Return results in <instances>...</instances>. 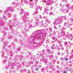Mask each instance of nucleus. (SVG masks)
Returning <instances> with one entry per match:
<instances>
[{
	"instance_id": "nucleus-1",
	"label": "nucleus",
	"mask_w": 73,
	"mask_h": 73,
	"mask_svg": "<svg viewBox=\"0 0 73 73\" xmlns=\"http://www.w3.org/2000/svg\"><path fill=\"white\" fill-rule=\"evenodd\" d=\"M48 31V29H46L34 32L29 37V40L31 44H33V42L34 44L31 46V47L30 48L35 49L37 46L41 45V43L43 42L45 40V37L44 35L47 33Z\"/></svg>"
},
{
	"instance_id": "nucleus-2",
	"label": "nucleus",
	"mask_w": 73,
	"mask_h": 73,
	"mask_svg": "<svg viewBox=\"0 0 73 73\" xmlns=\"http://www.w3.org/2000/svg\"><path fill=\"white\" fill-rule=\"evenodd\" d=\"M6 10L4 12V13L3 14V18H4L6 20H7L8 19L7 18H6L5 19V17H8L9 18L11 17V16H12V13H8L9 11H11V12H13V11H14V9H13V7H7L6 8Z\"/></svg>"
},
{
	"instance_id": "nucleus-3",
	"label": "nucleus",
	"mask_w": 73,
	"mask_h": 73,
	"mask_svg": "<svg viewBox=\"0 0 73 73\" xmlns=\"http://www.w3.org/2000/svg\"><path fill=\"white\" fill-rule=\"evenodd\" d=\"M66 20L67 22L69 24V20L66 19V17L65 16H58L57 19L55 20L53 23L54 25H57V24H60L62 22V20Z\"/></svg>"
},
{
	"instance_id": "nucleus-4",
	"label": "nucleus",
	"mask_w": 73,
	"mask_h": 73,
	"mask_svg": "<svg viewBox=\"0 0 73 73\" xmlns=\"http://www.w3.org/2000/svg\"><path fill=\"white\" fill-rule=\"evenodd\" d=\"M29 13L28 12H25L24 13L23 16L22 17L23 21L24 24H27V16H29Z\"/></svg>"
},
{
	"instance_id": "nucleus-5",
	"label": "nucleus",
	"mask_w": 73,
	"mask_h": 73,
	"mask_svg": "<svg viewBox=\"0 0 73 73\" xmlns=\"http://www.w3.org/2000/svg\"><path fill=\"white\" fill-rule=\"evenodd\" d=\"M2 48L3 50L2 51H1V53H2L1 56L3 58L4 57H5V58H7V57L5 56H4V54H5V51H6V52H7V53H9V50L5 48V46L3 45L2 46Z\"/></svg>"
},
{
	"instance_id": "nucleus-6",
	"label": "nucleus",
	"mask_w": 73,
	"mask_h": 73,
	"mask_svg": "<svg viewBox=\"0 0 73 73\" xmlns=\"http://www.w3.org/2000/svg\"><path fill=\"white\" fill-rule=\"evenodd\" d=\"M8 65L5 66V68L6 69H8V68H11L12 69H14L13 67L12 66H13V65H15L16 66L17 65V64H12V63H11L10 62H8Z\"/></svg>"
},
{
	"instance_id": "nucleus-7",
	"label": "nucleus",
	"mask_w": 73,
	"mask_h": 73,
	"mask_svg": "<svg viewBox=\"0 0 73 73\" xmlns=\"http://www.w3.org/2000/svg\"><path fill=\"white\" fill-rule=\"evenodd\" d=\"M33 21V20L32 19L30 20H28V24L29 25H30L29 28L30 29L32 28V27H35V23H32Z\"/></svg>"
},
{
	"instance_id": "nucleus-8",
	"label": "nucleus",
	"mask_w": 73,
	"mask_h": 73,
	"mask_svg": "<svg viewBox=\"0 0 73 73\" xmlns=\"http://www.w3.org/2000/svg\"><path fill=\"white\" fill-rule=\"evenodd\" d=\"M42 1L44 3H47L46 5H50L52 3H54V1L52 0H47V1Z\"/></svg>"
},
{
	"instance_id": "nucleus-9",
	"label": "nucleus",
	"mask_w": 73,
	"mask_h": 73,
	"mask_svg": "<svg viewBox=\"0 0 73 73\" xmlns=\"http://www.w3.org/2000/svg\"><path fill=\"white\" fill-rule=\"evenodd\" d=\"M64 44L65 46H66V49H69V46H70V42L68 41V42H65Z\"/></svg>"
},
{
	"instance_id": "nucleus-10",
	"label": "nucleus",
	"mask_w": 73,
	"mask_h": 73,
	"mask_svg": "<svg viewBox=\"0 0 73 73\" xmlns=\"http://www.w3.org/2000/svg\"><path fill=\"white\" fill-rule=\"evenodd\" d=\"M40 61L41 62H42H42H44L45 65H47L48 63V59H44V58H42L40 60Z\"/></svg>"
},
{
	"instance_id": "nucleus-11",
	"label": "nucleus",
	"mask_w": 73,
	"mask_h": 73,
	"mask_svg": "<svg viewBox=\"0 0 73 73\" xmlns=\"http://www.w3.org/2000/svg\"><path fill=\"white\" fill-rule=\"evenodd\" d=\"M42 54H41V56H43V54H44L46 55V56H47L49 54V52H47V51L46 50L45 51V50L44 49L42 50Z\"/></svg>"
},
{
	"instance_id": "nucleus-12",
	"label": "nucleus",
	"mask_w": 73,
	"mask_h": 73,
	"mask_svg": "<svg viewBox=\"0 0 73 73\" xmlns=\"http://www.w3.org/2000/svg\"><path fill=\"white\" fill-rule=\"evenodd\" d=\"M57 46H57V44H53L51 46V49H52V50L56 49H57Z\"/></svg>"
},
{
	"instance_id": "nucleus-13",
	"label": "nucleus",
	"mask_w": 73,
	"mask_h": 73,
	"mask_svg": "<svg viewBox=\"0 0 73 73\" xmlns=\"http://www.w3.org/2000/svg\"><path fill=\"white\" fill-rule=\"evenodd\" d=\"M66 7H67L68 9H73V5H72L71 7H70V5L69 4V3H67L66 5Z\"/></svg>"
},
{
	"instance_id": "nucleus-14",
	"label": "nucleus",
	"mask_w": 73,
	"mask_h": 73,
	"mask_svg": "<svg viewBox=\"0 0 73 73\" xmlns=\"http://www.w3.org/2000/svg\"><path fill=\"white\" fill-rule=\"evenodd\" d=\"M53 9V7H51L50 8V9H48V8H46L44 9V12H45L46 14H48V11H50V10H52Z\"/></svg>"
},
{
	"instance_id": "nucleus-15",
	"label": "nucleus",
	"mask_w": 73,
	"mask_h": 73,
	"mask_svg": "<svg viewBox=\"0 0 73 73\" xmlns=\"http://www.w3.org/2000/svg\"><path fill=\"white\" fill-rule=\"evenodd\" d=\"M60 47H58V46L57 47V48L58 49H60L61 50H64V47H63L62 46H63V45L61 44L60 43L59 44Z\"/></svg>"
},
{
	"instance_id": "nucleus-16",
	"label": "nucleus",
	"mask_w": 73,
	"mask_h": 73,
	"mask_svg": "<svg viewBox=\"0 0 73 73\" xmlns=\"http://www.w3.org/2000/svg\"><path fill=\"white\" fill-rule=\"evenodd\" d=\"M65 37H66V38H68L69 40H70V37H69V36H70V34H69V32H67L65 34Z\"/></svg>"
},
{
	"instance_id": "nucleus-17",
	"label": "nucleus",
	"mask_w": 73,
	"mask_h": 73,
	"mask_svg": "<svg viewBox=\"0 0 73 73\" xmlns=\"http://www.w3.org/2000/svg\"><path fill=\"white\" fill-rule=\"evenodd\" d=\"M45 21L46 24H49V23L51 22V21L48 18L46 19L45 20Z\"/></svg>"
},
{
	"instance_id": "nucleus-18",
	"label": "nucleus",
	"mask_w": 73,
	"mask_h": 73,
	"mask_svg": "<svg viewBox=\"0 0 73 73\" xmlns=\"http://www.w3.org/2000/svg\"><path fill=\"white\" fill-rule=\"evenodd\" d=\"M33 3V1L32 0H29V4H30V8H33V4H32V3Z\"/></svg>"
},
{
	"instance_id": "nucleus-19",
	"label": "nucleus",
	"mask_w": 73,
	"mask_h": 73,
	"mask_svg": "<svg viewBox=\"0 0 73 73\" xmlns=\"http://www.w3.org/2000/svg\"><path fill=\"white\" fill-rule=\"evenodd\" d=\"M52 42H56L57 40V37L56 36H53L52 37Z\"/></svg>"
},
{
	"instance_id": "nucleus-20",
	"label": "nucleus",
	"mask_w": 73,
	"mask_h": 73,
	"mask_svg": "<svg viewBox=\"0 0 73 73\" xmlns=\"http://www.w3.org/2000/svg\"><path fill=\"white\" fill-rule=\"evenodd\" d=\"M36 66H37V65L35 64H34L33 65V66L31 67V70H32V72L33 73H36V72H34V71H33V70H34L33 69V68L34 67H35V66L36 67Z\"/></svg>"
},
{
	"instance_id": "nucleus-21",
	"label": "nucleus",
	"mask_w": 73,
	"mask_h": 73,
	"mask_svg": "<svg viewBox=\"0 0 73 73\" xmlns=\"http://www.w3.org/2000/svg\"><path fill=\"white\" fill-rule=\"evenodd\" d=\"M60 35L61 36H64L65 35V32L64 31H62L60 32Z\"/></svg>"
},
{
	"instance_id": "nucleus-22",
	"label": "nucleus",
	"mask_w": 73,
	"mask_h": 73,
	"mask_svg": "<svg viewBox=\"0 0 73 73\" xmlns=\"http://www.w3.org/2000/svg\"><path fill=\"white\" fill-rule=\"evenodd\" d=\"M48 56L50 60H52V59H53V56L52 55L49 56L48 54V55H47V56Z\"/></svg>"
},
{
	"instance_id": "nucleus-23",
	"label": "nucleus",
	"mask_w": 73,
	"mask_h": 73,
	"mask_svg": "<svg viewBox=\"0 0 73 73\" xmlns=\"http://www.w3.org/2000/svg\"><path fill=\"white\" fill-rule=\"evenodd\" d=\"M36 22L35 23L36 25H38L40 24V21L38 19H36Z\"/></svg>"
},
{
	"instance_id": "nucleus-24",
	"label": "nucleus",
	"mask_w": 73,
	"mask_h": 73,
	"mask_svg": "<svg viewBox=\"0 0 73 73\" xmlns=\"http://www.w3.org/2000/svg\"><path fill=\"white\" fill-rule=\"evenodd\" d=\"M5 23V21H1L0 23V24L1 25V26L3 25H4V23Z\"/></svg>"
},
{
	"instance_id": "nucleus-25",
	"label": "nucleus",
	"mask_w": 73,
	"mask_h": 73,
	"mask_svg": "<svg viewBox=\"0 0 73 73\" xmlns=\"http://www.w3.org/2000/svg\"><path fill=\"white\" fill-rule=\"evenodd\" d=\"M24 12V10L23 9H22L20 11V12L19 13L20 15H23V13Z\"/></svg>"
},
{
	"instance_id": "nucleus-26",
	"label": "nucleus",
	"mask_w": 73,
	"mask_h": 73,
	"mask_svg": "<svg viewBox=\"0 0 73 73\" xmlns=\"http://www.w3.org/2000/svg\"><path fill=\"white\" fill-rule=\"evenodd\" d=\"M46 48L47 49V50H46L47 51V52H50V51L48 49V48H49V47L48 46V45H47V46H46Z\"/></svg>"
},
{
	"instance_id": "nucleus-27",
	"label": "nucleus",
	"mask_w": 73,
	"mask_h": 73,
	"mask_svg": "<svg viewBox=\"0 0 73 73\" xmlns=\"http://www.w3.org/2000/svg\"><path fill=\"white\" fill-rule=\"evenodd\" d=\"M24 30L25 32H29V31L28 30V28L26 27L25 28Z\"/></svg>"
},
{
	"instance_id": "nucleus-28",
	"label": "nucleus",
	"mask_w": 73,
	"mask_h": 73,
	"mask_svg": "<svg viewBox=\"0 0 73 73\" xmlns=\"http://www.w3.org/2000/svg\"><path fill=\"white\" fill-rule=\"evenodd\" d=\"M23 34H24V36L25 37H27L28 36V35L27 34L25 33L24 32V31L23 32Z\"/></svg>"
},
{
	"instance_id": "nucleus-29",
	"label": "nucleus",
	"mask_w": 73,
	"mask_h": 73,
	"mask_svg": "<svg viewBox=\"0 0 73 73\" xmlns=\"http://www.w3.org/2000/svg\"><path fill=\"white\" fill-rule=\"evenodd\" d=\"M40 23L42 24V25H45V24H46V23H44V21L43 20H42L40 21Z\"/></svg>"
},
{
	"instance_id": "nucleus-30",
	"label": "nucleus",
	"mask_w": 73,
	"mask_h": 73,
	"mask_svg": "<svg viewBox=\"0 0 73 73\" xmlns=\"http://www.w3.org/2000/svg\"><path fill=\"white\" fill-rule=\"evenodd\" d=\"M27 71V70L26 69H24L23 70H21L20 71H21V72H26Z\"/></svg>"
},
{
	"instance_id": "nucleus-31",
	"label": "nucleus",
	"mask_w": 73,
	"mask_h": 73,
	"mask_svg": "<svg viewBox=\"0 0 73 73\" xmlns=\"http://www.w3.org/2000/svg\"><path fill=\"white\" fill-rule=\"evenodd\" d=\"M38 12L37 11H35V13H33V15H35L36 14H38Z\"/></svg>"
},
{
	"instance_id": "nucleus-32",
	"label": "nucleus",
	"mask_w": 73,
	"mask_h": 73,
	"mask_svg": "<svg viewBox=\"0 0 73 73\" xmlns=\"http://www.w3.org/2000/svg\"><path fill=\"white\" fill-rule=\"evenodd\" d=\"M12 21L11 20H9V25H11V24H12Z\"/></svg>"
},
{
	"instance_id": "nucleus-33",
	"label": "nucleus",
	"mask_w": 73,
	"mask_h": 73,
	"mask_svg": "<svg viewBox=\"0 0 73 73\" xmlns=\"http://www.w3.org/2000/svg\"><path fill=\"white\" fill-rule=\"evenodd\" d=\"M57 42L60 44H61V40H58L57 41Z\"/></svg>"
},
{
	"instance_id": "nucleus-34",
	"label": "nucleus",
	"mask_w": 73,
	"mask_h": 73,
	"mask_svg": "<svg viewBox=\"0 0 73 73\" xmlns=\"http://www.w3.org/2000/svg\"><path fill=\"white\" fill-rule=\"evenodd\" d=\"M60 11H62V12H65V11L66 10L64 9L63 8H61L60 9Z\"/></svg>"
},
{
	"instance_id": "nucleus-35",
	"label": "nucleus",
	"mask_w": 73,
	"mask_h": 73,
	"mask_svg": "<svg viewBox=\"0 0 73 73\" xmlns=\"http://www.w3.org/2000/svg\"><path fill=\"white\" fill-rule=\"evenodd\" d=\"M70 40H73V36H71V35H70Z\"/></svg>"
},
{
	"instance_id": "nucleus-36",
	"label": "nucleus",
	"mask_w": 73,
	"mask_h": 73,
	"mask_svg": "<svg viewBox=\"0 0 73 73\" xmlns=\"http://www.w3.org/2000/svg\"><path fill=\"white\" fill-rule=\"evenodd\" d=\"M3 44L5 46H7L8 45V43H6L5 42H4V43H3Z\"/></svg>"
},
{
	"instance_id": "nucleus-37",
	"label": "nucleus",
	"mask_w": 73,
	"mask_h": 73,
	"mask_svg": "<svg viewBox=\"0 0 73 73\" xmlns=\"http://www.w3.org/2000/svg\"><path fill=\"white\" fill-rule=\"evenodd\" d=\"M53 53H54V52H53V51H50L49 52V54H53Z\"/></svg>"
},
{
	"instance_id": "nucleus-38",
	"label": "nucleus",
	"mask_w": 73,
	"mask_h": 73,
	"mask_svg": "<svg viewBox=\"0 0 73 73\" xmlns=\"http://www.w3.org/2000/svg\"><path fill=\"white\" fill-rule=\"evenodd\" d=\"M40 8V6H36V10H38Z\"/></svg>"
},
{
	"instance_id": "nucleus-39",
	"label": "nucleus",
	"mask_w": 73,
	"mask_h": 73,
	"mask_svg": "<svg viewBox=\"0 0 73 73\" xmlns=\"http://www.w3.org/2000/svg\"><path fill=\"white\" fill-rule=\"evenodd\" d=\"M41 71L43 72H44L45 71V68H42L41 69Z\"/></svg>"
},
{
	"instance_id": "nucleus-40",
	"label": "nucleus",
	"mask_w": 73,
	"mask_h": 73,
	"mask_svg": "<svg viewBox=\"0 0 73 73\" xmlns=\"http://www.w3.org/2000/svg\"><path fill=\"white\" fill-rule=\"evenodd\" d=\"M10 54H11V56H12V54L13 55L14 54V53L12 52V51H11L10 52Z\"/></svg>"
},
{
	"instance_id": "nucleus-41",
	"label": "nucleus",
	"mask_w": 73,
	"mask_h": 73,
	"mask_svg": "<svg viewBox=\"0 0 73 73\" xmlns=\"http://www.w3.org/2000/svg\"><path fill=\"white\" fill-rule=\"evenodd\" d=\"M54 28L55 29H58V28H57V27H56L55 26H54Z\"/></svg>"
},
{
	"instance_id": "nucleus-42",
	"label": "nucleus",
	"mask_w": 73,
	"mask_h": 73,
	"mask_svg": "<svg viewBox=\"0 0 73 73\" xmlns=\"http://www.w3.org/2000/svg\"><path fill=\"white\" fill-rule=\"evenodd\" d=\"M39 69L38 68H36L35 69V71H37Z\"/></svg>"
},
{
	"instance_id": "nucleus-43",
	"label": "nucleus",
	"mask_w": 73,
	"mask_h": 73,
	"mask_svg": "<svg viewBox=\"0 0 73 73\" xmlns=\"http://www.w3.org/2000/svg\"><path fill=\"white\" fill-rule=\"evenodd\" d=\"M2 62H3V63L5 64V62H6V60H3Z\"/></svg>"
},
{
	"instance_id": "nucleus-44",
	"label": "nucleus",
	"mask_w": 73,
	"mask_h": 73,
	"mask_svg": "<svg viewBox=\"0 0 73 73\" xmlns=\"http://www.w3.org/2000/svg\"><path fill=\"white\" fill-rule=\"evenodd\" d=\"M50 16H51V15H53V13L52 12H50V13H49Z\"/></svg>"
},
{
	"instance_id": "nucleus-45",
	"label": "nucleus",
	"mask_w": 73,
	"mask_h": 73,
	"mask_svg": "<svg viewBox=\"0 0 73 73\" xmlns=\"http://www.w3.org/2000/svg\"><path fill=\"white\" fill-rule=\"evenodd\" d=\"M43 19H47V17L45 16H44L43 17Z\"/></svg>"
},
{
	"instance_id": "nucleus-46",
	"label": "nucleus",
	"mask_w": 73,
	"mask_h": 73,
	"mask_svg": "<svg viewBox=\"0 0 73 73\" xmlns=\"http://www.w3.org/2000/svg\"><path fill=\"white\" fill-rule=\"evenodd\" d=\"M59 70L60 71H61L62 72H63V71H62V68H60L59 69Z\"/></svg>"
},
{
	"instance_id": "nucleus-47",
	"label": "nucleus",
	"mask_w": 73,
	"mask_h": 73,
	"mask_svg": "<svg viewBox=\"0 0 73 73\" xmlns=\"http://www.w3.org/2000/svg\"><path fill=\"white\" fill-rule=\"evenodd\" d=\"M47 65H48L49 66H50V67H51V66L52 65V63H50V65L49 64H48Z\"/></svg>"
},
{
	"instance_id": "nucleus-48",
	"label": "nucleus",
	"mask_w": 73,
	"mask_h": 73,
	"mask_svg": "<svg viewBox=\"0 0 73 73\" xmlns=\"http://www.w3.org/2000/svg\"><path fill=\"white\" fill-rule=\"evenodd\" d=\"M62 1H64L65 3H68V0H62Z\"/></svg>"
},
{
	"instance_id": "nucleus-49",
	"label": "nucleus",
	"mask_w": 73,
	"mask_h": 73,
	"mask_svg": "<svg viewBox=\"0 0 73 73\" xmlns=\"http://www.w3.org/2000/svg\"><path fill=\"white\" fill-rule=\"evenodd\" d=\"M52 28H50L49 29V30L50 31V32H52Z\"/></svg>"
},
{
	"instance_id": "nucleus-50",
	"label": "nucleus",
	"mask_w": 73,
	"mask_h": 73,
	"mask_svg": "<svg viewBox=\"0 0 73 73\" xmlns=\"http://www.w3.org/2000/svg\"><path fill=\"white\" fill-rule=\"evenodd\" d=\"M70 70V69H69V68H66V70H67V71H69V70Z\"/></svg>"
},
{
	"instance_id": "nucleus-51",
	"label": "nucleus",
	"mask_w": 73,
	"mask_h": 73,
	"mask_svg": "<svg viewBox=\"0 0 73 73\" xmlns=\"http://www.w3.org/2000/svg\"><path fill=\"white\" fill-rule=\"evenodd\" d=\"M17 24H18L17 23L14 22V23H13V25H15H15H17Z\"/></svg>"
},
{
	"instance_id": "nucleus-52",
	"label": "nucleus",
	"mask_w": 73,
	"mask_h": 73,
	"mask_svg": "<svg viewBox=\"0 0 73 73\" xmlns=\"http://www.w3.org/2000/svg\"><path fill=\"white\" fill-rule=\"evenodd\" d=\"M42 7H39V9H40V11H41V10H42Z\"/></svg>"
},
{
	"instance_id": "nucleus-53",
	"label": "nucleus",
	"mask_w": 73,
	"mask_h": 73,
	"mask_svg": "<svg viewBox=\"0 0 73 73\" xmlns=\"http://www.w3.org/2000/svg\"><path fill=\"white\" fill-rule=\"evenodd\" d=\"M64 27H65V26L67 24V23H66V22H64Z\"/></svg>"
},
{
	"instance_id": "nucleus-54",
	"label": "nucleus",
	"mask_w": 73,
	"mask_h": 73,
	"mask_svg": "<svg viewBox=\"0 0 73 73\" xmlns=\"http://www.w3.org/2000/svg\"><path fill=\"white\" fill-rule=\"evenodd\" d=\"M7 33H6V32H4L3 33V35H7Z\"/></svg>"
},
{
	"instance_id": "nucleus-55",
	"label": "nucleus",
	"mask_w": 73,
	"mask_h": 73,
	"mask_svg": "<svg viewBox=\"0 0 73 73\" xmlns=\"http://www.w3.org/2000/svg\"><path fill=\"white\" fill-rule=\"evenodd\" d=\"M70 21L71 22H73V19H71L70 20Z\"/></svg>"
},
{
	"instance_id": "nucleus-56",
	"label": "nucleus",
	"mask_w": 73,
	"mask_h": 73,
	"mask_svg": "<svg viewBox=\"0 0 73 73\" xmlns=\"http://www.w3.org/2000/svg\"><path fill=\"white\" fill-rule=\"evenodd\" d=\"M57 54H58V56H60V52H58Z\"/></svg>"
},
{
	"instance_id": "nucleus-57",
	"label": "nucleus",
	"mask_w": 73,
	"mask_h": 73,
	"mask_svg": "<svg viewBox=\"0 0 73 73\" xmlns=\"http://www.w3.org/2000/svg\"><path fill=\"white\" fill-rule=\"evenodd\" d=\"M44 25H45L43 26V27H46V26H47L48 25L47 24H46H46H45Z\"/></svg>"
},
{
	"instance_id": "nucleus-58",
	"label": "nucleus",
	"mask_w": 73,
	"mask_h": 73,
	"mask_svg": "<svg viewBox=\"0 0 73 73\" xmlns=\"http://www.w3.org/2000/svg\"><path fill=\"white\" fill-rule=\"evenodd\" d=\"M24 1V3H25V4H28V2H27V1Z\"/></svg>"
},
{
	"instance_id": "nucleus-59",
	"label": "nucleus",
	"mask_w": 73,
	"mask_h": 73,
	"mask_svg": "<svg viewBox=\"0 0 73 73\" xmlns=\"http://www.w3.org/2000/svg\"><path fill=\"white\" fill-rule=\"evenodd\" d=\"M56 72L57 73H60V71H58V70H57Z\"/></svg>"
},
{
	"instance_id": "nucleus-60",
	"label": "nucleus",
	"mask_w": 73,
	"mask_h": 73,
	"mask_svg": "<svg viewBox=\"0 0 73 73\" xmlns=\"http://www.w3.org/2000/svg\"><path fill=\"white\" fill-rule=\"evenodd\" d=\"M64 60L65 61H68V59L66 58H65Z\"/></svg>"
},
{
	"instance_id": "nucleus-61",
	"label": "nucleus",
	"mask_w": 73,
	"mask_h": 73,
	"mask_svg": "<svg viewBox=\"0 0 73 73\" xmlns=\"http://www.w3.org/2000/svg\"><path fill=\"white\" fill-rule=\"evenodd\" d=\"M35 60H37V57L36 56L35 58Z\"/></svg>"
},
{
	"instance_id": "nucleus-62",
	"label": "nucleus",
	"mask_w": 73,
	"mask_h": 73,
	"mask_svg": "<svg viewBox=\"0 0 73 73\" xmlns=\"http://www.w3.org/2000/svg\"><path fill=\"white\" fill-rule=\"evenodd\" d=\"M66 27H63V29H66Z\"/></svg>"
},
{
	"instance_id": "nucleus-63",
	"label": "nucleus",
	"mask_w": 73,
	"mask_h": 73,
	"mask_svg": "<svg viewBox=\"0 0 73 73\" xmlns=\"http://www.w3.org/2000/svg\"><path fill=\"white\" fill-rule=\"evenodd\" d=\"M28 73H31V70H28Z\"/></svg>"
},
{
	"instance_id": "nucleus-64",
	"label": "nucleus",
	"mask_w": 73,
	"mask_h": 73,
	"mask_svg": "<svg viewBox=\"0 0 73 73\" xmlns=\"http://www.w3.org/2000/svg\"><path fill=\"white\" fill-rule=\"evenodd\" d=\"M72 53H73V49L72 50H71V54H72Z\"/></svg>"
}]
</instances>
